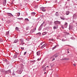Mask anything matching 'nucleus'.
I'll list each match as a JSON object with an SVG mask.
<instances>
[{
  "label": "nucleus",
  "mask_w": 77,
  "mask_h": 77,
  "mask_svg": "<svg viewBox=\"0 0 77 77\" xmlns=\"http://www.w3.org/2000/svg\"><path fill=\"white\" fill-rule=\"evenodd\" d=\"M54 24H60V22L59 21H55L54 22Z\"/></svg>",
  "instance_id": "obj_1"
},
{
  "label": "nucleus",
  "mask_w": 77,
  "mask_h": 77,
  "mask_svg": "<svg viewBox=\"0 0 77 77\" xmlns=\"http://www.w3.org/2000/svg\"><path fill=\"white\" fill-rule=\"evenodd\" d=\"M42 69H43V71H45L46 69V67H45V66H43L42 67Z\"/></svg>",
  "instance_id": "obj_2"
},
{
  "label": "nucleus",
  "mask_w": 77,
  "mask_h": 77,
  "mask_svg": "<svg viewBox=\"0 0 77 77\" xmlns=\"http://www.w3.org/2000/svg\"><path fill=\"white\" fill-rule=\"evenodd\" d=\"M41 9H42V11H43V12H45V8L44 7H42L41 8Z\"/></svg>",
  "instance_id": "obj_3"
},
{
  "label": "nucleus",
  "mask_w": 77,
  "mask_h": 77,
  "mask_svg": "<svg viewBox=\"0 0 77 77\" xmlns=\"http://www.w3.org/2000/svg\"><path fill=\"white\" fill-rule=\"evenodd\" d=\"M47 44H45L43 45L41 47V48H44V47L45 46V45H46Z\"/></svg>",
  "instance_id": "obj_4"
},
{
  "label": "nucleus",
  "mask_w": 77,
  "mask_h": 77,
  "mask_svg": "<svg viewBox=\"0 0 77 77\" xmlns=\"http://www.w3.org/2000/svg\"><path fill=\"white\" fill-rule=\"evenodd\" d=\"M41 54V52L40 51H38L37 52V54L38 56H39Z\"/></svg>",
  "instance_id": "obj_5"
},
{
  "label": "nucleus",
  "mask_w": 77,
  "mask_h": 77,
  "mask_svg": "<svg viewBox=\"0 0 77 77\" xmlns=\"http://www.w3.org/2000/svg\"><path fill=\"white\" fill-rule=\"evenodd\" d=\"M6 0H4V2L3 3V5H6Z\"/></svg>",
  "instance_id": "obj_6"
},
{
  "label": "nucleus",
  "mask_w": 77,
  "mask_h": 77,
  "mask_svg": "<svg viewBox=\"0 0 77 77\" xmlns=\"http://www.w3.org/2000/svg\"><path fill=\"white\" fill-rule=\"evenodd\" d=\"M9 70H8L7 71H5V74H9Z\"/></svg>",
  "instance_id": "obj_7"
},
{
  "label": "nucleus",
  "mask_w": 77,
  "mask_h": 77,
  "mask_svg": "<svg viewBox=\"0 0 77 77\" xmlns=\"http://www.w3.org/2000/svg\"><path fill=\"white\" fill-rule=\"evenodd\" d=\"M20 42H21V44H23V39H20Z\"/></svg>",
  "instance_id": "obj_8"
},
{
  "label": "nucleus",
  "mask_w": 77,
  "mask_h": 77,
  "mask_svg": "<svg viewBox=\"0 0 77 77\" xmlns=\"http://www.w3.org/2000/svg\"><path fill=\"white\" fill-rule=\"evenodd\" d=\"M17 54H16L15 55H14L13 57L14 59H16V58H17Z\"/></svg>",
  "instance_id": "obj_9"
},
{
  "label": "nucleus",
  "mask_w": 77,
  "mask_h": 77,
  "mask_svg": "<svg viewBox=\"0 0 77 77\" xmlns=\"http://www.w3.org/2000/svg\"><path fill=\"white\" fill-rule=\"evenodd\" d=\"M64 25L65 26H66V27H67V26H68V23H67L65 22Z\"/></svg>",
  "instance_id": "obj_10"
},
{
  "label": "nucleus",
  "mask_w": 77,
  "mask_h": 77,
  "mask_svg": "<svg viewBox=\"0 0 77 77\" xmlns=\"http://www.w3.org/2000/svg\"><path fill=\"white\" fill-rule=\"evenodd\" d=\"M47 33L46 32H44L42 33V35H46Z\"/></svg>",
  "instance_id": "obj_11"
},
{
  "label": "nucleus",
  "mask_w": 77,
  "mask_h": 77,
  "mask_svg": "<svg viewBox=\"0 0 77 77\" xmlns=\"http://www.w3.org/2000/svg\"><path fill=\"white\" fill-rule=\"evenodd\" d=\"M16 30L17 31H18L19 30V29H18V28L16 27Z\"/></svg>",
  "instance_id": "obj_12"
},
{
  "label": "nucleus",
  "mask_w": 77,
  "mask_h": 77,
  "mask_svg": "<svg viewBox=\"0 0 77 77\" xmlns=\"http://www.w3.org/2000/svg\"><path fill=\"white\" fill-rule=\"evenodd\" d=\"M69 58H64V59H63V60H69Z\"/></svg>",
  "instance_id": "obj_13"
},
{
  "label": "nucleus",
  "mask_w": 77,
  "mask_h": 77,
  "mask_svg": "<svg viewBox=\"0 0 77 77\" xmlns=\"http://www.w3.org/2000/svg\"><path fill=\"white\" fill-rule=\"evenodd\" d=\"M69 11H67L66 12V15H69Z\"/></svg>",
  "instance_id": "obj_14"
},
{
  "label": "nucleus",
  "mask_w": 77,
  "mask_h": 77,
  "mask_svg": "<svg viewBox=\"0 0 77 77\" xmlns=\"http://www.w3.org/2000/svg\"><path fill=\"white\" fill-rule=\"evenodd\" d=\"M36 14L35 13H31L32 15H35V14Z\"/></svg>",
  "instance_id": "obj_15"
},
{
  "label": "nucleus",
  "mask_w": 77,
  "mask_h": 77,
  "mask_svg": "<svg viewBox=\"0 0 77 77\" xmlns=\"http://www.w3.org/2000/svg\"><path fill=\"white\" fill-rule=\"evenodd\" d=\"M55 15L56 16H58V15H59V14L57 13V12L55 14Z\"/></svg>",
  "instance_id": "obj_16"
},
{
  "label": "nucleus",
  "mask_w": 77,
  "mask_h": 77,
  "mask_svg": "<svg viewBox=\"0 0 77 77\" xmlns=\"http://www.w3.org/2000/svg\"><path fill=\"white\" fill-rule=\"evenodd\" d=\"M8 15H9V16H11V15H12V16H13V17H14V16H13V15H12V14H11V13H9L8 14Z\"/></svg>",
  "instance_id": "obj_17"
},
{
  "label": "nucleus",
  "mask_w": 77,
  "mask_h": 77,
  "mask_svg": "<svg viewBox=\"0 0 77 77\" xmlns=\"http://www.w3.org/2000/svg\"><path fill=\"white\" fill-rule=\"evenodd\" d=\"M20 13H18L17 14V16H18V17H19V16H20Z\"/></svg>",
  "instance_id": "obj_18"
},
{
  "label": "nucleus",
  "mask_w": 77,
  "mask_h": 77,
  "mask_svg": "<svg viewBox=\"0 0 77 77\" xmlns=\"http://www.w3.org/2000/svg\"><path fill=\"white\" fill-rule=\"evenodd\" d=\"M19 73H20V74H21V72H22V71H21V70H19Z\"/></svg>",
  "instance_id": "obj_19"
},
{
  "label": "nucleus",
  "mask_w": 77,
  "mask_h": 77,
  "mask_svg": "<svg viewBox=\"0 0 77 77\" xmlns=\"http://www.w3.org/2000/svg\"><path fill=\"white\" fill-rule=\"evenodd\" d=\"M14 43H17V40H14Z\"/></svg>",
  "instance_id": "obj_20"
},
{
  "label": "nucleus",
  "mask_w": 77,
  "mask_h": 77,
  "mask_svg": "<svg viewBox=\"0 0 77 77\" xmlns=\"http://www.w3.org/2000/svg\"><path fill=\"white\" fill-rule=\"evenodd\" d=\"M17 19L19 20H22V18H17Z\"/></svg>",
  "instance_id": "obj_21"
},
{
  "label": "nucleus",
  "mask_w": 77,
  "mask_h": 77,
  "mask_svg": "<svg viewBox=\"0 0 77 77\" xmlns=\"http://www.w3.org/2000/svg\"><path fill=\"white\" fill-rule=\"evenodd\" d=\"M25 20H26V21H29V20L28 19H25Z\"/></svg>",
  "instance_id": "obj_22"
},
{
  "label": "nucleus",
  "mask_w": 77,
  "mask_h": 77,
  "mask_svg": "<svg viewBox=\"0 0 77 77\" xmlns=\"http://www.w3.org/2000/svg\"><path fill=\"white\" fill-rule=\"evenodd\" d=\"M9 34V31L6 32V35H8Z\"/></svg>",
  "instance_id": "obj_23"
},
{
  "label": "nucleus",
  "mask_w": 77,
  "mask_h": 77,
  "mask_svg": "<svg viewBox=\"0 0 77 77\" xmlns=\"http://www.w3.org/2000/svg\"><path fill=\"white\" fill-rule=\"evenodd\" d=\"M37 34H38L39 35H41V33H40V32H39V33H37Z\"/></svg>",
  "instance_id": "obj_24"
},
{
  "label": "nucleus",
  "mask_w": 77,
  "mask_h": 77,
  "mask_svg": "<svg viewBox=\"0 0 77 77\" xmlns=\"http://www.w3.org/2000/svg\"><path fill=\"white\" fill-rule=\"evenodd\" d=\"M56 48V46H55V47L53 48V50H54V49H55Z\"/></svg>",
  "instance_id": "obj_25"
},
{
  "label": "nucleus",
  "mask_w": 77,
  "mask_h": 77,
  "mask_svg": "<svg viewBox=\"0 0 77 77\" xmlns=\"http://www.w3.org/2000/svg\"><path fill=\"white\" fill-rule=\"evenodd\" d=\"M56 28H57V27H56V26H54V29H56Z\"/></svg>",
  "instance_id": "obj_26"
},
{
  "label": "nucleus",
  "mask_w": 77,
  "mask_h": 77,
  "mask_svg": "<svg viewBox=\"0 0 77 77\" xmlns=\"http://www.w3.org/2000/svg\"><path fill=\"white\" fill-rule=\"evenodd\" d=\"M26 30H28L29 29V27H26Z\"/></svg>",
  "instance_id": "obj_27"
},
{
  "label": "nucleus",
  "mask_w": 77,
  "mask_h": 77,
  "mask_svg": "<svg viewBox=\"0 0 77 77\" xmlns=\"http://www.w3.org/2000/svg\"><path fill=\"white\" fill-rule=\"evenodd\" d=\"M26 52H24V55H26Z\"/></svg>",
  "instance_id": "obj_28"
},
{
  "label": "nucleus",
  "mask_w": 77,
  "mask_h": 77,
  "mask_svg": "<svg viewBox=\"0 0 77 77\" xmlns=\"http://www.w3.org/2000/svg\"><path fill=\"white\" fill-rule=\"evenodd\" d=\"M58 57V55H56V56H55V57L56 58V57Z\"/></svg>",
  "instance_id": "obj_29"
},
{
  "label": "nucleus",
  "mask_w": 77,
  "mask_h": 77,
  "mask_svg": "<svg viewBox=\"0 0 77 77\" xmlns=\"http://www.w3.org/2000/svg\"><path fill=\"white\" fill-rule=\"evenodd\" d=\"M21 49L22 50H24V48H23L21 47Z\"/></svg>",
  "instance_id": "obj_30"
},
{
  "label": "nucleus",
  "mask_w": 77,
  "mask_h": 77,
  "mask_svg": "<svg viewBox=\"0 0 77 77\" xmlns=\"http://www.w3.org/2000/svg\"><path fill=\"white\" fill-rule=\"evenodd\" d=\"M73 65H74V66H76V65H75V64H73Z\"/></svg>",
  "instance_id": "obj_31"
},
{
  "label": "nucleus",
  "mask_w": 77,
  "mask_h": 77,
  "mask_svg": "<svg viewBox=\"0 0 77 77\" xmlns=\"http://www.w3.org/2000/svg\"><path fill=\"white\" fill-rule=\"evenodd\" d=\"M26 41H29V39H28V38H26Z\"/></svg>",
  "instance_id": "obj_32"
},
{
  "label": "nucleus",
  "mask_w": 77,
  "mask_h": 77,
  "mask_svg": "<svg viewBox=\"0 0 77 77\" xmlns=\"http://www.w3.org/2000/svg\"><path fill=\"white\" fill-rule=\"evenodd\" d=\"M55 60V58H54L53 60H52V61H53V60Z\"/></svg>",
  "instance_id": "obj_33"
},
{
  "label": "nucleus",
  "mask_w": 77,
  "mask_h": 77,
  "mask_svg": "<svg viewBox=\"0 0 77 77\" xmlns=\"http://www.w3.org/2000/svg\"><path fill=\"white\" fill-rule=\"evenodd\" d=\"M37 60H39V59H38Z\"/></svg>",
  "instance_id": "obj_34"
},
{
  "label": "nucleus",
  "mask_w": 77,
  "mask_h": 77,
  "mask_svg": "<svg viewBox=\"0 0 77 77\" xmlns=\"http://www.w3.org/2000/svg\"><path fill=\"white\" fill-rule=\"evenodd\" d=\"M46 74V72H44V74Z\"/></svg>",
  "instance_id": "obj_35"
},
{
  "label": "nucleus",
  "mask_w": 77,
  "mask_h": 77,
  "mask_svg": "<svg viewBox=\"0 0 77 77\" xmlns=\"http://www.w3.org/2000/svg\"><path fill=\"white\" fill-rule=\"evenodd\" d=\"M62 28L63 29H64V28L63 27H62Z\"/></svg>",
  "instance_id": "obj_36"
},
{
  "label": "nucleus",
  "mask_w": 77,
  "mask_h": 77,
  "mask_svg": "<svg viewBox=\"0 0 77 77\" xmlns=\"http://www.w3.org/2000/svg\"><path fill=\"white\" fill-rule=\"evenodd\" d=\"M69 51H68V53H69Z\"/></svg>",
  "instance_id": "obj_37"
},
{
  "label": "nucleus",
  "mask_w": 77,
  "mask_h": 77,
  "mask_svg": "<svg viewBox=\"0 0 77 77\" xmlns=\"http://www.w3.org/2000/svg\"><path fill=\"white\" fill-rule=\"evenodd\" d=\"M42 25H43V24H42L41 25V26H42Z\"/></svg>",
  "instance_id": "obj_38"
},
{
  "label": "nucleus",
  "mask_w": 77,
  "mask_h": 77,
  "mask_svg": "<svg viewBox=\"0 0 77 77\" xmlns=\"http://www.w3.org/2000/svg\"><path fill=\"white\" fill-rule=\"evenodd\" d=\"M47 3V1H46L45 3Z\"/></svg>",
  "instance_id": "obj_39"
},
{
  "label": "nucleus",
  "mask_w": 77,
  "mask_h": 77,
  "mask_svg": "<svg viewBox=\"0 0 77 77\" xmlns=\"http://www.w3.org/2000/svg\"><path fill=\"white\" fill-rule=\"evenodd\" d=\"M42 43H41V44L40 45H42Z\"/></svg>",
  "instance_id": "obj_40"
},
{
  "label": "nucleus",
  "mask_w": 77,
  "mask_h": 77,
  "mask_svg": "<svg viewBox=\"0 0 77 77\" xmlns=\"http://www.w3.org/2000/svg\"><path fill=\"white\" fill-rule=\"evenodd\" d=\"M37 1H39V0H37Z\"/></svg>",
  "instance_id": "obj_41"
}]
</instances>
